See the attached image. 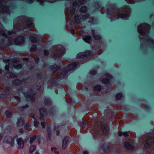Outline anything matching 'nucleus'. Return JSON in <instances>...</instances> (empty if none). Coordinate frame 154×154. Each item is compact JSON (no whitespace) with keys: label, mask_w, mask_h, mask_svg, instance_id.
<instances>
[{"label":"nucleus","mask_w":154,"mask_h":154,"mask_svg":"<svg viewBox=\"0 0 154 154\" xmlns=\"http://www.w3.org/2000/svg\"><path fill=\"white\" fill-rule=\"evenodd\" d=\"M24 118L20 117L18 119L16 122V125L17 126L22 127L24 125Z\"/></svg>","instance_id":"obj_14"},{"label":"nucleus","mask_w":154,"mask_h":154,"mask_svg":"<svg viewBox=\"0 0 154 154\" xmlns=\"http://www.w3.org/2000/svg\"><path fill=\"white\" fill-rule=\"evenodd\" d=\"M5 75L8 78H13L14 77V74L12 72H8L5 74Z\"/></svg>","instance_id":"obj_29"},{"label":"nucleus","mask_w":154,"mask_h":154,"mask_svg":"<svg viewBox=\"0 0 154 154\" xmlns=\"http://www.w3.org/2000/svg\"><path fill=\"white\" fill-rule=\"evenodd\" d=\"M101 149L103 151L106 152V149L109 150L110 148V146L108 144L106 143H103L101 145Z\"/></svg>","instance_id":"obj_17"},{"label":"nucleus","mask_w":154,"mask_h":154,"mask_svg":"<svg viewBox=\"0 0 154 154\" xmlns=\"http://www.w3.org/2000/svg\"><path fill=\"white\" fill-rule=\"evenodd\" d=\"M37 50V47L36 45L33 44L32 45L30 51L32 52H35Z\"/></svg>","instance_id":"obj_31"},{"label":"nucleus","mask_w":154,"mask_h":154,"mask_svg":"<svg viewBox=\"0 0 154 154\" xmlns=\"http://www.w3.org/2000/svg\"><path fill=\"white\" fill-rule=\"evenodd\" d=\"M32 25V21L30 20H27V23H26V25L27 28H30Z\"/></svg>","instance_id":"obj_40"},{"label":"nucleus","mask_w":154,"mask_h":154,"mask_svg":"<svg viewBox=\"0 0 154 154\" xmlns=\"http://www.w3.org/2000/svg\"><path fill=\"white\" fill-rule=\"evenodd\" d=\"M60 77H61V78L64 79L66 77V76L64 75V74L63 73V72L62 71L60 72Z\"/></svg>","instance_id":"obj_61"},{"label":"nucleus","mask_w":154,"mask_h":154,"mask_svg":"<svg viewBox=\"0 0 154 154\" xmlns=\"http://www.w3.org/2000/svg\"><path fill=\"white\" fill-rule=\"evenodd\" d=\"M93 89L95 91L99 92L101 90V86L100 85H95L93 87Z\"/></svg>","instance_id":"obj_32"},{"label":"nucleus","mask_w":154,"mask_h":154,"mask_svg":"<svg viewBox=\"0 0 154 154\" xmlns=\"http://www.w3.org/2000/svg\"><path fill=\"white\" fill-rule=\"evenodd\" d=\"M146 144L150 147L152 144H153V142H152V140L151 141H149L148 140V141L146 142Z\"/></svg>","instance_id":"obj_55"},{"label":"nucleus","mask_w":154,"mask_h":154,"mask_svg":"<svg viewBox=\"0 0 154 154\" xmlns=\"http://www.w3.org/2000/svg\"><path fill=\"white\" fill-rule=\"evenodd\" d=\"M23 65L21 64H19L15 66V68L17 70L22 69Z\"/></svg>","instance_id":"obj_43"},{"label":"nucleus","mask_w":154,"mask_h":154,"mask_svg":"<svg viewBox=\"0 0 154 154\" xmlns=\"http://www.w3.org/2000/svg\"><path fill=\"white\" fill-rule=\"evenodd\" d=\"M51 150L52 152L54 151L56 154H60V152L59 151H57V148L55 147H51Z\"/></svg>","instance_id":"obj_41"},{"label":"nucleus","mask_w":154,"mask_h":154,"mask_svg":"<svg viewBox=\"0 0 154 154\" xmlns=\"http://www.w3.org/2000/svg\"><path fill=\"white\" fill-rule=\"evenodd\" d=\"M10 89V88L9 87L7 86L5 87L4 90V91L8 95H10L11 94Z\"/></svg>","instance_id":"obj_34"},{"label":"nucleus","mask_w":154,"mask_h":154,"mask_svg":"<svg viewBox=\"0 0 154 154\" xmlns=\"http://www.w3.org/2000/svg\"><path fill=\"white\" fill-rule=\"evenodd\" d=\"M31 125L29 123H26L24 126V128L27 130H29V128L31 127Z\"/></svg>","instance_id":"obj_39"},{"label":"nucleus","mask_w":154,"mask_h":154,"mask_svg":"<svg viewBox=\"0 0 154 154\" xmlns=\"http://www.w3.org/2000/svg\"><path fill=\"white\" fill-rule=\"evenodd\" d=\"M119 15L120 17L122 18H127L129 17L128 15L125 14H120Z\"/></svg>","instance_id":"obj_48"},{"label":"nucleus","mask_w":154,"mask_h":154,"mask_svg":"<svg viewBox=\"0 0 154 154\" xmlns=\"http://www.w3.org/2000/svg\"><path fill=\"white\" fill-rule=\"evenodd\" d=\"M69 136H66L64 138L62 141V149H65L68 146V143L69 142Z\"/></svg>","instance_id":"obj_11"},{"label":"nucleus","mask_w":154,"mask_h":154,"mask_svg":"<svg viewBox=\"0 0 154 154\" xmlns=\"http://www.w3.org/2000/svg\"><path fill=\"white\" fill-rule=\"evenodd\" d=\"M13 66V62H11L8 63V65H6L5 67V70L7 72L9 71L10 68L12 67Z\"/></svg>","instance_id":"obj_30"},{"label":"nucleus","mask_w":154,"mask_h":154,"mask_svg":"<svg viewBox=\"0 0 154 154\" xmlns=\"http://www.w3.org/2000/svg\"><path fill=\"white\" fill-rule=\"evenodd\" d=\"M35 128H37L39 124V122L36 119H34V121L33 122Z\"/></svg>","instance_id":"obj_47"},{"label":"nucleus","mask_w":154,"mask_h":154,"mask_svg":"<svg viewBox=\"0 0 154 154\" xmlns=\"http://www.w3.org/2000/svg\"><path fill=\"white\" fill-rule=\"evenodd\" d=\"M114 97L117 101L121 100L123 97V95L122 93H118L114 95Z\"/></svg>","instance_id":"obj_20"},{"label":"nucleus","mask_w":154,"mask_h":154,"mask_svg":"<svg viewBox=\"0 0 154 154\" xmlns=\"http://www.w3.org/2000/svg\"><path fill=\"white\" fill-rule=\"evenodd\" d=\"M17 143L18 147L20 149L22 148L24 145V143L22 138H19L17 140Z\"/></svg>","instance_id":"obj_16"},{"label":"nucleus","mask_w":154,"mask_h":154,"mask_svg":"<svg viewBox=\"0 0 154 154\" xmlns=\"http://www.w3.org/2000/svg\"><path fill=\"white\" fill-rule=\"evenodd\" d=\"M123 109L124 111L129 112H130V109L127 106L125 105L123 106Z\"/></svg>","instance_id":"obj_46"},{"label":"nucleus","mask_w":154,"mask_h":154,"mask_svg":"<svg viewBox=\"0 0 154 154\" xmlns=\"http://www.w3.org/2000/svg\"><path fill=\"white\" fill-rule=\"evenodd\" d=\"M35 67V65L33 64H32L28 67V69H29L32 70L34 69Z\"/></svg>","instance_id":"obj_62"},{"label":"nucleus","mask_w":154,"mask_h":154,"mask_svg":"<svg viewBox=\"0 0 154 154\" xmlns=\"http://www.w3.org/2000/svg\"><path fill=\"white\" fill-rule=\"evenodd\" d=\"M81 101V100L78 97H73L71 99V103L67 102V106L68 107L69 106H72L73 109L75 108L73 105H76L79 103Z\"/></svg>","instance_id":"obj_6"},{"label":"nucleus","mask_w":154,"mask_h":154,"mask_svg":"<svg viewBox=\"0 0 154 154\" xmlns=\"http://www.w3.org/2000/svg\"><path fill=\"white\" fill-rule=\"evenodd\" d=\"M92 33L93 37L95 40H99L102 38V36L100 35H96L95 33V31L94 30L92 31Z\"/></svg>","instance_id":"obj_25"},{"label":"nucleus","mask_w":154,"mask_h":154,"mask_svg":"<svg viewBox=\"0 0 154 154\" xmlns=\"http://www.w3.org/2000/svg\"><path fill=\"white\" fill-rule=\"evenodd\" d=\"M91 39V37L90 36L85 35L83 38V40L86 43H90Z\"/></svg>","instance_id":"obj_26"},{"label":"nucleus","mask_w":154,"mask_h":154,"mask_svg":"<svg viewBox=\"0 0 154 154\" xmlns=\"http://www.w3.org/2000/svg\"><path fill=\"white\" fill-rule=\"evenodd\" d=\"M44 54L45 56H47L49 54V51L47 49H45L44 50Z\"/></svg>","instance_id":"obj_52"},{"label":"nucleus","mask_w":154,"mask_h":154,"mask_svg":"<svg viewBox=\"0 0 154 154\" xmlns=\"http://www.w3.org/2000/svg\"><path fill=\"white\" fill-rule=\"evenodd\" d=\"M60 127V125H58L57 126H56V125H54V130H59V128Z\"/></svg>","instance_id":"obj_64"},{"label":"nucleus","mask_w":154,"mask_h":154,"mask_svg":"<svg viewBox=\"0 0 154 154\" xmlns=\"http://www.w3.org/2000/svg\"><path fill=\"white\" fill-rule=\"evenodd\" d=\"M57 111L56 108L55 107L51 108L48 111L49 114L51 116H54V113Z\"/></svg>","instance_id":"obj_24"},{"label":"nucleus","mask_w":154,"mask_h":154,"mask_svg":"<svg viewBox=\"0 0 154 154\" xmlns=\"http://www.w3.org/2000/svg\"><path fill=\"white\" fill-rule=\"evenodd\" d=\"M4 141L7 144L10 145L12 146L14 144V140L10 136H6L4 137Z\"/></svg>","instance_id":"obj_8"},{"label":"nucleus","mask_w":154,"mask_h":154,"mask_svg":"<svg viewBox=\"0 0 154 154\" xmlns=\"http://www.w3.org/2000/svg\"><path fill=\"white\" fill-rule=\"evenodd\" d=\"M61 64L60 66L57 65V64L52 65L49 67L50 70L53 72H58L61 69Z\"/></svg>","instance_id":"obj_10"},{"label":"nucleus","mask_w":154,"mask_h":154,"mask_svg":"<svg viewBox=\"0 0 154 154\" xmlns=\"http://www.w3.org/2000/svg\"><path fill=\"white\" fill-rule=\"evenodd\" d=\"M7 97V95L1 93L0 94V98L1 99H6Z\"/></svg>","instance_id":"obj_49"},{"label":"nucleus","mask_w":154,"mask_h":154,"mask_svg":"<svg viewBox=\"0 0 154 154\" xmlns=\"http://www.w3.org/2000/svg\"><path fill=\"white\" fill-rule=\"evenodd\" d=\"M92 52L90 50L85 51L83 54H77L76 57L78 59H88L89 57L92 56Z\"/></svg>","instance_id":"obj_3"},{"label":"nucleus","mask_w":154,"mask_h":154,"mask_svg":"<svg viewBox=\"0 0 154 154\" xmlns=\"http://www.w3.org/2000/svg\"><path fill=\"white\" fill-rule=\"evenodd\" d=\"M51 74L49 75V80L48 81L51 83L54 86H57L59 85V83L56 81L58 79V78H53L50 77Z\"/></svg>","instance_id":"obj_13"},{"label":"nucleus","mask_w":154,"mask_h":154,"mask_svg":"<svg viewBox=\"0 0 154 154\" xmlns=\"http://www.w3.org/2000/svg\"><path fill=\"white\" fill-rule=\"evenodd\" d=\"M36 146L35 145H32L31 146L29 149V152L32 153L35 149Z\"/></svg>","instance_id":"obj_36"},{"label":"nucleus","mask_w":154,"mask_h":154,"mask_svg":"<svg viewBox=\"0 0 154 154\" xmlns=\"http://www.w3.org/2000/svg\"><path fill=\"white\" fill-rule=\"evenodd\" d=\"M94 6L96 7L95 9L97 11H100L101 6L100 5L99 1L94 2Z\"/></svg>","instance_id":"obj_23"},{"label":"nucleus","mask_w":154,"mask_h":154,"mask_svg":"<svg viewBox=\"0 0 154 154\" xmlns=\"http://www.w3.org/2000/svg\"><path fill=\"white\" fill-rule=\"evenodd\" d=\"M26 81V79H24L23 80L19 79H14L11 80L10 83H11L13 85L15 86H17L20 85L23 82H25Z\"/></svg>","instance_id":"obj_7"},{"label":"nucleus","mask_w":154,"mask_h":154,"mask_svg":"<svg viewBox=\"0 0 154 154\" xmlns=\"http://www.w3.org/2000/svg\"><path fill=\"white\" fill-rule=\"evenodd\" d=\"M29 107V106L27 104H25L24 106L20 107V109L22 111H23L25 109H27Z\"/></svg>","instance_id":"obj_42"},{"label":"nucleus","mask_w":154,"mask_h":154,"mask_svg":"<svg viewBox=\"0 0 154 154\" xmlns=\"http://www.w3.org/2000/svg\"><path fill=\"white\" fill-rule=\"evenodd\" d=\"M61 71L66 76H67L68 73L69 72L67 70V69L66 68H64L63 70Z\"/></svg>","instance_id":"obj_44"},{"label":"nucleus","mask_w":154,"mask_h":154,"mask_svg":"<svg viewBox=\"0 0 154 154\" xmlns=\"http://www.w3.org/2000/svg\"><path fill=\"white\" fill-rule=\"evenodd\" d=\"M29 39L34 44L37 43L38 42L37 38L34 36H30L29 37Z\"/></svg>","instance_id":"obj_28"},{"label":"nucleus","mask_w":154,"mask_h":154,"mask_svg":"<svg viewBox=\"0 0 154 154\" xmlns=\"http://www.w3.org/2000/svg\"><path fill=\"white\" fill-rule=\"evenodd\" d=\"M5 129L6 131H10L11 130V126L10 125H8L5 127Z\"/></svg>","instance_id":"obj_51"},{"label":"nucleus","mask_w":154,"mask_h":154,"mask_svg":"<svg viewBox=\"0 0 154 154\" xmlns=\"http://www.w3.org/2000/svg\"><path fill=\"white\" fill-rule=\"evenodd\" d=\"M79 64V62L78 61L73 62L68 64L66 68L67 69V70L70 72L76 70Z\"/></svg>","instance_id":"obj_4"},{"label":"nucleus","mask_w":154,"mask_h":154,"mask_svg":"<svg viewBox=\"0 0 154 154\" xmlns=\"http://www.w3.org/2000/svg\"><path fill=\"white\" fill-rule=\"evenodd\" d=\"M88 10V8L86 6H83L80 9V11L85 13H86Z\"/></svg>","instance_id":"obj_33"},{"label":"nucleus","mask_w":154,"mask_h":154,"mask_svg":"<svg viewBox=\"0 0 154 154\" xmlns=\"http://www.w3.org/2000/svg\"><path fill=\"white\" fill-rule=\"evenodd\" d=\"M24 90L22 87L17 90L18 91L21 93L25 97L28 101L32 102H34L35 99V93L34 90L33 89H31L28 91L27 93H25V91H24Z\"/></svg>","instance_id":"obj_1"},{"label":"nucleus","mask_w":154,"mask_h":154,"mask_svg":"<svg viewBox=\"0 0 154 154\" xmlns=\"http://www.w3.org/2000/svg\"><path fill=\"white\" fill-rule=\"evenodd\" d=\"M56 51L58 53L53 52L52 53L54 56L57 57H60L63 53V51L61 49H57L56 50Z\"/></svg>","instance_id":"obj_15"},{"label":"nucleus","mask_w":154,"mask_h":154,"mask_svg":"<svg viewBox=\"0 0 154 154\" xmlns=\"http://www.w3.org/2000/svg\"><path fill=\"white\" fill-rule=\"evenodd\" d=\"M41 125L43 129H45V128L46 125L45 124V122H41Z\"/></svg>","instance_id":"obj_57"},{"label":"nucleus","mask_w":154,"mask_h":154,"mask_svg":"<svg viewBox=\"0 0 154 154\" xmlns=\"http://www.w3.org/2000/svg\"><path fill=\"white\" fill-rule=\"evenodd\" d=\"M46 129L47 132L48 137H51L52 136L51 127L49 124H47L46 126Z\"/></svg>","instance_id":"obj_19"},{"label":"nucleus","mask_w":154,"mask_h":154,"mask_svg":"<svg viewBox=\"0 0 154 154\" xmlns=\"http://www.w3.org/2000/svg\"><path fill=\"white\" fill-rule=\"evenodd\" d=\"M90 75L94 76L97 74V71L96 69H93L89 72Z\"/></svg>","instance_id":"obj_38"},{"label":"nucleus","mask_w":154,"mask_h":154,"mask_svg":"<svg viewBox=\"0 0 154 154\" xmlns=\"http://www.w3.org/2000/svg\"><path fill=\"white\" fill-rule=\"evenodd\" d=\"M106 13L108 15L110 16L111 14L110 13V9L109 8H107L106 9Z\"/></svg>","instance_id":"obj_63"},{"label":"nucleus","mask_w":154,"mask_h":154,"mask_svg":"<svg viewBox=\"0 0 154 154\" xmlns=\"http://www.w3.org/2000/svg\"><path fill=\"white\" fill-rule=\"evenodd\" d=\"M74 20L75 22L77 24H79L81 22V18L80 15L77 14L75 15L74 17Z\"/></svg>","instance_id":"obj_22"},{"label":"nucleus","mask_w":154,"mask_h":154,"mask_svg":"<svg viewBox=\"0 0 154 154\" xmlns=\"http://www.w3.org/2000/svg\"><path fill=\"white\" fill-rule=\"evenodd\" d=\"M34 60L36 63H38L40 60V58L38 57H36L34 58Z\"/></svg>","instance_id":"obj_60"},{"label":"nucleus","mask_w":154,"mask_h":154,"mask_svg":"<svg viewBox=\"0 0 154 154\" xmlns=\"http://www.w3.org/2000/svg\"><path fill=\"white\" fill-rule=\"evenodd\" d=\"M86 123L87 122L85 121L80 122H79L81 127L83 128H85L86 127Z\"/></svg>","instance_id":"obj_35"},{"label":"nucleus","mask_w":154,"mask_h":154,"mask_svg":"<svg viewBox=\"0 0 154 154\" xmlns=\"http://www.w3.org/2000/svg\"><path fill=\"white\" fill-rule=\"evenodd\" d=\"M103 125H100V126L103 134H106L108 133L107 131L108 126L105 123H103Z\"/></svg>","instance_id":"obj_18"},{"label":"nucleus","mask_w":154,"mask_h":154,"mask_svg":"<svg viewBox=\"0 0 154 154\" xmlns=\"http://www.w3.org/2000/svg\"><path fill=\"white\" fill-rule=\"evenodd\" d=\"M36 77L38 79H41V77L42 76V73L40 72L37 73L36 74Z\"/></svg>","instance_id":"obj_50"},{"label":"nucleus","mask_w":154,"mask_h":154,"mask_svg":"<svg viewBox=\"0 0 154 154\" xmlns=\"http://www.w3.org/2000/svg\"><path fill=\"white\" fill-rule=\"evenodd\" d=\"M52 101L51 99L49 98H47L45 99L44 102L43 104L46 106H50L52 105Z\"/></svg>","instance_id":"obj_21"},{"label":"nucleus","mask_w":154,"mask_h":154,"mask_svg":"<svg viewBox=\"0 0 154 154\" xmlns=\"http://www.w3.org/2000/svg\"><path fill=\"white\" fill-rule=\"evenodd\" d=\"M144 109L147 111H149L151 109V106L149 105H147L145 106Z\"/></svg>","instance_id":"obj_56"},{"label":"nucleus","mask_w":154,"mask_h":154,"mask_svg":"<svg viewBox=\"0 0 154 154\" xmlns=\"http://www.w3.org/2000/svg\"><path fill=\"white\" fill-rule=\"evenodd\" d=\"M25 38L22 36H17L15 39V43L17 45H23L25 42Z\"/></svg>","instance_id":"obj_9"},{"label":"nucleus","mask_w":154,"mask_h":154,"mask_svg":"<svg viewBox=\"0 0 154 154\" xmlns=\"http://www.w3.org/2000/svg\"><path fill=\"white\" fill-rule=\"evenodd\" d=\"M16 34V32L15 31L13 30H11L10 31H9L8 32V35H11L13 34Z\"/></svg>","instance_id":"obj_53"},{"label":"nucleus","mask_w":154,"mask_h":154,"mask_svg":"<svg viewBox=\"0 0 154 154\" xmlns=\"http://www.w3.org/2000/svg\"><path fill=\"white\" fill-rule=\"evenodd\" d=\"M37 137L36 135H34L31 137L30 138L29 143L31 144H32L33 142L35 140Z\"/></svg>","instance_id":"obj_37"},{"label":"nucleus","mask_w":154,"mask_h":154,"mask_svg":"<svg viewBox=\"0 0 154 154\" xmlns=\"http://www.w3.org/2000/svg\"><path fill=\"white\" fill-rule=\"evenodd\" d=\"M14 100H12L14 102H20V97L18 96H14L13 97Z\"/></svg>","instance_id":"obj_45"},{"label":"nucleus","mask_w":154,"mask_h":154,"mask_svg":"<svg viewBox=\"0 0 154 154\" xmlns=\"http://www.w3.org/2000/svg\"><path fill=\"white\" fill-rule=\"evenodd\" d=\"M103 75L104 76L106 77L103 78L102 80V83L104 85H107L108 88H110L111 87V84L110 82V79H113V76L109 73L106 72H103Z\"/></svg>","instance_id":"obj_2"},{"label":"nucleus","mask_w":154,"mask_h":154,"mask_svg":"<svg viewBox=\"0 0 154 154\" xmlns=\"http://www.w3.org/2000/svg\"><path fill=\"white\" fill-rule=\"evenodd\" d=\"M5 40L4 39L2 38L0 40V45H4Z\"/></svg>","instance_id":"obj_58"},{"label":"nucleus","mask_w":154,"mask_h":154,"mask_svg":"<svg viewBox=\"0 0 154 154\" xmlns=\"http://www.w3.org/2000/svg\"><path fill=\"white\" fill-rule=\"evenodd\" d=\"M3 61L6 63H7L8 62L10 61H11V62H13V61H11V59H4Z\"/></svg>","instance_id":"obj_59"},{"label":"nucleus","mask_w":154,"mask_h":154,"mask_svg":"<svg viewBox=\"0 0 154 154\" xmlns=\"http://www.w3.org/2000/svg\"><path fill=\"white\" fill-rule=\"evenodd\" d=\"M12 114V112L10 110L6 111L4 114L7 119H9L11 117Z\"/></svg>","instance_id":"obj_27"},{"label":"nucleus","mask_w":154,"mask_h":154,"mask_svg":"<svg viewBox=\"0 0 154 154\" xmlns=\"http://www.w3.org/2000/svg\"><path fill=\"white\" fill-rule=\"evenodd\" d=\"M39 112L40 115V119L44 120L45 117H46L48 116L47 110L44 108L41 107L39 109Z\"/></svg>","instance_id":"obj_5"},{"label":"nucleus","mask_w":154,"mask_h":154,"mask_svg":"<svg viewBox=\"0 0 154 154\" xmlns=\"http://www.w3.org/2000/svg\"><path fill=\"white\" fill-rule=\"evenodd\" d=\"M29 117L32 118L34 119H35V115L34 113H32L30 114L29 115Z\"/></svg>","instance_id":"obj_54"},{"label":"nucleus","mask_w":154,"mask_h":154,"mask_svg":"<svg viewBox=\"0 0 154 154\" xmlns=\"http://www.w3.org/2000/svg\"><path fill=\"white\" fill-rule=\"evenodd\" d=\"M124 146L127 149L131 150H134L135 148V146L131 144L128 142H126L124 143Z\"/></svg>","instance_id":"obj_12"}]
</instances>
